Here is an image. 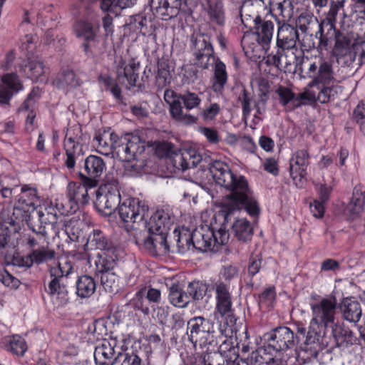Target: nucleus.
<instances>
[{
    "label": "nucleus",
    "mask_w": 365,
    "mask_h": 365,
    "mask_svg": "<svg viewBox=\"0 0 365 365\" xmlns=\"http://www.w3.org/2000/svg\"><path fill=\"white\" fill-rule=\"evenodd\" d=\"M34 264H41L53 259L55 257V251L47 245L34 249L30 252Z\"/></svg>",
    "instance_id": "obj_46"
},
{
    "label": "nucleus",
    "mask_w": 365,
    "mask_h": 365,
    "mask_svg": "<svg viewBox=\"0 0 365 365\" xmlns=\"http://www.w3.org/2000/svg\"><path fill=\"white\" fill-rule=\"evenodd\" d=\"M20 222L12 216L0 222V248H5L12 235L18 232Z\"/></svg>",
    "instance_id": "obj_35"
},
{
    "label": "nucleus",
    "mask_w": 365,
    "mask_h": 365,
    "mask_svg": "<svg viewBox=\"0 0 365 365\" xmlns=\"http://www.w3.org/2000/svg\"><path fill=\"white\" fill-rule=\"evenodd\" d=\"M247 6H243L240 10V16L242 22L245 27L250 29L254 28L255 31V34L257 36V39L262 44V49L267 50L272 41L273 35L274 24L271 21H265L262 22L259 16H254L251 19H247V23H245V17L244 14L247 9Z\"/></svg>",
    "instance_id": "obj_15"
},
{
    "label": "nucleus",
    "mask_w": 365,
    "mask_h": 365,
    "mask_svg": "<svg viewBox=\"0 0 365 365\" xmlns=\"http://www.w3.org/2000/svg\"><path fill=\"white\" fill-rule=\"evenodd\" d=\"M118 212L122 221L133 229L139 228L143 220L149 216L148 205L138 198H128L120 202Z\"/></svg>",
    "instance_id": "obj_9"
},
{
    "label": "nucleus",
    "mask_w": 365,
    "mask_h": 365,
    "mask_svg": "<svg viewBox=\"0 0 365 365\" xmlns=\"http://www.w3.org/2000/svg\"><path fill=\"white\" fill-rule=\"evenodd\" d=\"M209 170L216 183L231 191L227 196L222 211L224 222H228L234 212L241 210H245L252 216L259 214L257 202L244 176L233 174L229 165L220 160L212 163Z\"/></svg>",
    "instance_id": "obj_1"
},
{
    "label": "nucleus",
    "mask_w": 365,
    "mask_h": 365,
    "mask_svg": "<svg viewBox=\"0 0 365 365\" xmlns=\"http://www.w3.org/2000/svg\"><path fill=\"white\" fill-rule=\"evenodd\" d=\"M324 32L315 31L313 33L304 34V36L302 40V46L306 50H312L316 48L318 51H327L330 45V39L331 37L325 39Z\"/></svg>",
    "instance_id": "obj_29"
},
{
    "label": "nucleus",
    "mask_w": 365,
    "mask_h": 365,
    "mask_svg": "<svg viewBox=\"0 0 365 365\" xmlns=\"http://www.w3.org/2000/svg\"><path fill=\"white\" fill-rule=\"evenodd\" d=\"M164 99L170 106V113L177 120H182V107L181 95L178 94L171 89H167L164 93Z\"/></svg>",
    "instance_id": "obj_38"
},
{
    "label": "nucleus",
    "mask_w": 365,
    "mask_h": 365,
    "mask_svg": "<svg viewBox=\"0 0 365 365\" xmlns=\"http://www.w3.org/2000/svg\"><path fill=\"white\" fill-rule=\"evenodd\" d=\"M93 141L96 143V150L105 155L115 153L124 161H129L137 154L144 151L145 143L140 138L132 133H125L118 136L115 133L103 132L96 135Z\"/></svg>",
    "instance_id": "obj_3"
},
{
    "label": "nucleus",
    "mask_w": 365,
    "mask_h": 365,
    "mask_svg": "<svg viewBox=\"0 0 365 365\" xmlns=\"http://www.w3.org/2000/svg\"><path fill=\"white\" fill-rule=\"evenodd\" d=\"M0 347L18 356H23L28 349L25 339L19 335L6 336L1 338Z\"/></svg>",
    "instance_id": "obj_30"
},
{
    "label": "nucleus",
    "mask_w": 365,
    "mask_h": 365,
    "mask_svg": "<svg viewBox=\"0 0 365 365\" xmlns=\"http://www.w3.org/2000/svg\"><path fill=\"white\" fill-rule=\"evenodd\" d=\"M116 252L104 251L97 254L94 262L96 274H102L108 272H113L116 264Z\"/></svg>",
    "instance_id": "obj_34"
},
{
    "label": "nucleus",
    "mask_w": 365,
    "mask_h": 365,
    "mask_svg": "<svg viewBox=\"0 0 365 365\" xmlns=\"http://www.w3.org/2000/svg\"><path fill=\"white\" fill-rule=\"evenodd\" d=\"M85 247L87 250H99L101 252L117 251L113 242L99 229H93L89 233Z\"/></svg>",
    "instance_id": "obj_23"
},
{
    "label": "nucleus",
    "mask_w": 365,
    "mask_h": 365,
    "mask_svg": "<svg viewBox=\"0 0 365 365\" xmlns=\"http://www.w3.org/2000/svg\"><path fill=\"white\" fill-rule=\"evenodd\" d=\"M70 215L65 203L60 199L46 202L43 207L34 213V219L28 220V226L34 233L45 240L49 234L47 228L50 227L54 233L58 232V220L61 215Z\"/></svg>",
    "instance_id": "obj_6"
},
{
    "label": "nucleus",
    "mask_w": 365,
    "mask_h": 365,
    "mask_svg": "<svg viewBox=\"0 0 365 365\" xmlns=\"http://www.w3.org/2000/svg\"><path fill=\"white\" fill-rule=\"evenodd\" d=\"M144 293L145 292L140 288L130 300V304L134 309L140 311L145 315H148L150 304Z\"/></svg>",
    "instance_id": "obj_51"
},
{
    "label": "nucleus",
    "mask_w": 365,
    "mask_h": 365,
    "mask_svg": "<svg viewBox=\"0 0 365 365\" xmlns=\"http://www.w3.org/2000/svg\"><path fill=\"white\" fill-rule=\"evenodd\" d=\"M187 232L189 236V238L186 239L188 250H190L192 246V250L200 252L217 250L219 245H225L229 240V233L222 227L215 230L207 225H200L192 232L190 230H187Z\"/></svg>",
    "instance_id": "obj_7"
},
{
    "label": "nucleus",
    "mask_w": 365,
    "mask_h": 365,
    "mask_svg": "<svg viewBox=\"0 0 365 365\" xmlns=\"http://www.w3.org/2000/svg\"><path fill=\"white\" fill-rule=\"evenodd\" d=\"M227 73L226 66L221 61L217 60L214 70L213 89L215 91H221L227 83Z\"/></svg>",
    "instance_id": "obj_47"
},
{
    "label": "nucleus",
    "mask_w": 365,
    "mask_h": 365,
    "mask_svg": "<svg viewBox=\"0 0 365 365\" xmlns=\"http://www.w3.org/2000/svg\"><path fill=\"white\" fill-rule=\"evenodd\" d=\"M40 89L38 87H35L32 89L28 95L26 99L19 107V110H28L34 107L36 101L40 98Z\"/></svg>",
    "instance_id": "obj_62"
},
{
    "label": "nucleus",
    "mask_w": 365,
    "mask_h": 365,
    "mask_svg": "<svg viewBox=\"0 0 365 365\" xmlns=\"http://www.w3.org/2000/svg\"><path fill=\"white\" fill-rule=\"evenodd\" d=\"M341 309L346 320L357 322L361 317V309L359 302L354 298H344L341 304Z\"/></svg>",
    "instance_id": "obj_36"
},
{
    "label": "nucleus",
    "mask_w": 365,
    "mask_h": 365,
    "mask_svg": "<svg viewBox=\"0 0 365 365\" xmlns=\"http://www.w3.org/2000/svg\"><path fill=\"white\" fill-rule=\"evenodd\" d=\"M257 36L252 31L245 33L241 40V45L245 53L250 56H256L262 49V44L258 41Z\"/></svg>",
    "instance_id": "obj_39"
},
{
    "label": "nucleus",
    "mask_w": 365,
    "mask_h": 365,
    "mask_svg": "<svg viewBox=\"0 0 365 365\" xmlns=\"http://www.w3.org/2000/svg\"><path fill=\"white\" fill-rule=\"evenodd\" d=\"M232 231L240 241L250 240L253 235V228L250 222L244 217L237 218L232 225Z\"/></svg>",
    "instance_id": "obj_42"
},
{
    "label": "nucleus",
    "mask_w": 365,
    "mask_h": 365,
    "mask_svg": "<svg viewBox=\"0 0 365 365\" xmlns=\"http://www.w3.org/2000/svg\"><path fill=\"white\" fill-rule=\"evenodd\" d=\"M329 327L331 329V334L338 346L341 345L346 336L351 337L353 334L351 331L341 327L335 321L333 324L329 325Z\"/></svg>",
    "instance_id": "obj_56"
},
{
    "label": "nucleus",
    "mask_w": 365,
    "mask_h": 365,
    "mask_svg": "<svg viewBox=\"0 0 365 365\" xmlns=\"http://www.w3.org/2000/svg\"><path fill=\"white\" fill-rule=\"evenodd\" d=\"M96 289V282L89 275H82L76 281V294L81 298L91 297L95 292Z\"/></svg>",
    "instance_id": "obj_44"
},
{
    "label": "nucleus",
    "mask_w": 365,
    "mask_h": 365,
    "mask_svg": "<svg viewBox=\"0 0 365 365\" xmlns=\"http://www.w3.org/2000/svg\"><path fill=\"white\" fill-rule=\"evenodd\" d=\"M169 300L173 306L182 307V286L181 284L174 283L170 287Z\"/></svg>",
    "instance_id": "obj_57"
},
{
    "label": "nucleus",
    "mask_w": 365,
    "mask_h": 365,
    "mask_svg": "<svg viewBox=\"0 0 365 365\" xmlns=\"http://www.w3.org/2000/svg\"><path fill=\"white\" fill-rule=\"evenodd\" d=\"M39 203L37 190L27 185L21 187L17 202L13 210V217L21 222L34 219V210Z\"/></svg>",
    "instance_id": "obj_10"
},
{
    "label": "nucleus",
    "mask_w": 365,
    "mask_h": 365,
    "mask_svg": "<svg viewBox=\"0 0 365 365\" xmlns=\"http://www.w3.org/2000/svg\"><path fill=\"white\" fill-rule=\"evenodd\" d=\"M294 332L287 327H279L274 329L271 332L264 335V339L268 343V346L276 351L291 349L298 346L303 351L309 350L316 352L317 346H312L307 341V330L302 324H297Z\"/></svg>",
    "instance_id": "obj_4"
},
{
    "label": "nucleus",
    "mask_w": 365,
    "mask_h": 365,
    "mask_svg": "<svg viewBox=\"0 0 365 365\" xmlns=\"http://www.w3.org/2000/svg\"><path fill=\"white\" fill-rule=\"evenodd\" d=\"M3 84L0 86V103H7L14 93L23 89V86L15 73H7L1 77Z\"/></svg>",
    "instance_id": "obj_25"
},
{
    "label": "nucleus",
    "mask_w": 365,
    "mask_h": 365,
    "mask_svg": "<svg viewBox=\"0 0 365 365\" xmlns=\"http://www.w3.org/2000/svg\"><path fill=\"white\" fill-rule=\"evenodd\" d=\"M26 68L28 69L27 75L32 80L37 81L44 73V65L39 60L29 61Z\"/></svg>",
    "instance_id": "obj_55"
},
{
    "label": "nucleus",
    "mask_w": 365,
    "mask_h": 365,
    "mask_svg": "<svg viewBox=\"0 0 365 365\" xmlns=\"http://www.w3.org/2000/svg\"><path fill=\"white\" fill-rule=\"evenodd\" d=\"M52 84L58 89L66 90L78 86L80 81L73 71L66 70L53 81Z\"/></svg>",
    "instance_id": "obj_41"
},
{
    "label": "nucleus",
    "mask_w": 365,
    "mask_h": 365,
    "mask_svg": "<svg viewBox=\"0 0 365 365\" xmlns=\"http://www.w3.org/2000/svg\"><path fill=\"white\" fill-rule=\"evenodd\" d=\"M120 204V196L96 192L95 206L105 215H111Z\"/></svg>",
    "instance_id": "obj_28"
},
{
    "label": "nucleus",
    "mask_w": 365,
    "mask_h": 365,
    "mask_svg": "<svg viewBox=\"0 0 365 365\" xmlns=\"http://www.w3.org/2000/svg\"><path fill=\"white\" fill-rule=\"evenodd\" d=\"M357 58L360 63H365V40L354 38L347 61L354 62Z\"/></svg>",
    "instance_id": "obj_50"
},
{
    "label": "nucleus",
    "mask_w": 365,
    "mask_h": 365,
    "mask_svg": "<svg viewBox=\"0 0 365 365\" xmlns=\"http://www.w3.org/2000/svg\"><path fill=\"white\" fill-rule=\"evenodd\" d=\"M137 0H101V8L117 16L118 9H123L133 6Z\"/></svg>",
    "instance_id": "obj_48"
},
{
    "label": "nucleus",
    "mask_w": 365,
    "mask_h": 365,
    "mask_svg": "<svg viewBox=\"0 0 365 365\" xmlns=\"http://www.w3.org/2000/svg\"><path fill=\"white\" fill-rule=\"evenodd\" d=\"M72 270L73 268L68 262H66L64 264L58 263L57 267L50 269L51 279L46 291L51 297L59 299L61 303L68 300V277Z\"/></svg>",
    "instance_id": "obj_8"
},
{
    "label": "nucleus",
    "mask_w": 365,
    "mask_h": 365,
    "mask_svg": "<svg viewBox=\"0 0 365 365\" xmlns=\"http://www.w3.org/2000/svg\"><path fill=\"white\" fill-rule=\"evenodd\" d=\"M299 51L277 48L264 57L267 66H273L284 73H294L298 70L304 78H311L308 87L319 83H327L332 78V63L323 58L310 59L307 56H297Z\"/></svg>",
    "instance_id": "obj_2"
},
{
    "label": "nucleus",
    "mask_w": 365,
    "mask_h": 365,
    "mask_svg": "<svg viewBox=\"0 0 365 365\" xmlns=\"http://www.w3.org/2000/svg\"><path fill=\"white\" fill-rule=\"evenodd\" d=\"M202 6L212 22L220 26L224 24L225 12L220 0H210L207 3H202Z\"/></svg>",
    "instance_id": "obj_40"
},
{
    "label": "nucleus",
    "mask_w": 365,
    "mask_h": 365,
    "mask_svg": "<svg viewBox=\"0 0 365 365\" xmlns=\"http://www.w3.org/2000/svg\"><path fill=\"white\" fill-rule=\"evenodd\" d=\"M354 38L352 34L342 32L336 29L335 34L330 39V43L334 40L332 55L337 59L344 57L348 58Z\"/></svg>",
    "instance_id": "obj_22"
},
{
    "label": "nucleus",
    "mask_w": 365,
    "mask_h": 365,
    "mask_svg": "<svg viewBox=\"0 0 365 365\" xmlns=\"http://www.w3.org/2000/svg\"><path fill=\"white\" fill-rule=\"evenodd\" d=\"M182 0H150V9L156 17L168 20L176 17L180 11Z\"/></svg>",
    "instance_id": "obj_20"
},
{
    "label": "nucleus",
    "mask_w": 365,
    "mask_h": 365,
    "mask_svg": "<svg viewBox=\"0 0 365 365\" xmlns=\"http://www.w3.org/2000/svg\"><path fill=\"white\" fill-rule=\"evenodd\" d=\"M0 282L6 287L11 289L19 288L21 284L20 281L17 278L11 275L4 268H0Z\"/></svg>",
    "instance_id": "obj_61"
},
{
    "label": "nucleus",
    "mask_w": 365,
    "mask_h": 365,
    "mask_svg": "<svg viewBox=\"0 0 365 365\" xmlns=\"http://www.w3.org/2000/svg\"><path fill=\"white\" fill-rule=\"evenodd\" d=\"M298 41L299 34L295 27L288 24H283L279 26L277 36V48H280V51H299L297 46Z\"/></svg>",
    "instance_id": "obj_21"
},
{
    "label": "nucleus",
    "mask_w": 365,
    "mask_h": 365,
    "mask_svg": "<svg viewBox=\"0 0 365 365\" xmlns=\"http://www.w3.org/2000/svg\"><path fill=\"white\" fill-rule=\"evenodd\" d=\"M297 27L302 33L309 34L319 31L321 22H319L317 17L309 14H302L297 20Z\"/></svg>",
    "instance_id": "obj_45"
},
{
    "label": "nucleus",
    "mask_w": 365,
    "mask_h": 365,
    "mask_svg": "<svg viewBox=\"0 0 365 365\" xmlns=\"http://www.w3.org/2000/svg\"><path fill=\"white\" fill-rule=\"evenodd\" d=\"M171 74L168 65L165 62H161L158 66V73L155 76V85L158 88H163L170 83Z\"/></svg>",
    "instance_id": "obj_52"
},
{
    "label": "nucleus",
    "mask_w": 365,
    "mask_h": 365,
    "mask_svg": "<svg viewBox=\"0 0 365 365\" xmlns=\"http://www.w3.org/2000/svg\"><path fill=\"white\" fill-rule=\"evenodd\" d=\"M96 192H103L110 195L120 196L119 192V183L117 179L113 177H106L102 185H100Z\"/></svg>",
    "instance_id": "obj_54"
},
{
    "label": "nucleus",
    "mask_w": 365,
    "mask_h": 365,
    "mask_svg": "<svg viewBox=\"0 0 365 365\" xmlns=\"http://www.w3.org/2000/svg\"><path fill=\"white\" fill-rule=\"evenodd\" d=\"M364 196L362 190L355 187L353 190V196L351 202L345 209V213L349 218L354 220L358 217L364 210Z\"/></svg>",
    "instance_id": "obj_37"
},
{
    "label": "nucleus",
    "mask_w": 365,
    "mask_h": 365,
    "mask_svg": "<svg viewBox=\"0 0 365 365\" xmlns=\"http://www.w3.org/2000/svg\"><path fill=\"white\" fill-rule=\"evenodd\" d=\"M334 81V72L332 69V78L329 81V83H319L314 87H317L320 91L319 92V94L317 96V98L316 97V100L317 99L320 103H325L329 101L330 98V94L331 93V88L329 86L331 83H332Z\"/></svg>",
    "instance_id": "obj_58"
},
{
    "label": "nucleus",
    "mask_w": 365,
    "mask_h": 365,
    "mask_svg": "<svg viewBox=\"0 0 365 365\" xmlns=\"http://www.w3.org/2000/svg\"><path fill=\"white\" fill-rule=\"evenodd\" d=\"M139 62L130 61L125 66L122 71H118L117 80L119 83L124 84L127 88L135 86L138 78Z\"/></svg>",
    "instance_id": "obj_33"
},
{
    "label": "nucleus",
    "mask_w": 365,
    "mask_h": 365,
    "mask_svg": "<svg viewBox=\"0 0 365 365\" xmlns=\"http://www.w3.org/2000/svg\"><path fill=\"white\" fill-rule=\"evenodd\" d=\"M116 341L103 340L94 350L93 356L96 365H115L118 364V352L115 350Z\"/></svg>",
    "instance_id": "obj_19"
},
{
    "label": "nucleus",
    "mask_w": 365,
    "mask_h": 365,
    "mask_svg": "<svg viewBox=\"0 0 365 365\" xmlns=\"http://www.w3.org/2000/svg\"><path fill=\"white\" fill-rule=\"evenodd\" d=\"M309 153L307 148L296 150L289 161V173L294 183L302 187L307 181V168L309 165Z\"/></svg>",
    "instance_id": "obj_14"
},
{
    "label": "nucleus",
    "mask_w": 365,
    "mask_h": 365,
    "mask_svg": "<svg viewBox=\"0 0 365 365\" xmlns=\"http://www.w3.org/2000/svg\"><path fill=\"white\" fill-rule=\"evenodd\" d=\"M101 283L106 292L113 293L118 289V277L113 272L101 274Z\"/></svg>",
    "instance_id": "obj_53"
},
{
    "label": "nucleus",
    "mask_w": 365,
    "mask_h": 365,
    "mask_svg": "<svg viewBox=\"0 0 365 365\" xmlns=\"http://www.w3.org/2000/svg\"><path fill=\"white\" fill-rule=\"evenodd\" d=\"M205 289L201 283L199 282H192L189 283L187 292L185 294L190 296L193 299H199L202 298Z\"/></svg>",
    "instance_id": "obj_63"
},
{
    "label": "nucleus",
    "mask_w": 365,
    "mask_h": 365,
    "mask_svg": "<svg viewBox=\"0 0 365 365\" xmlns=\"http://www.w3.org/2000/svg\"><path fill=\"white\" fill-rule=\"evenodd\" d=\"M130 29L139 31L143 36L155 38V26L150 16L140 14L130 16L129 23Z\"/></svg>",
    "instance_id": "obj_27"
},
{
    "label": "nucleus",
    "mask_w": 365,
    "mask_h": 365,
    "mask_svg": "<svg viewBox=\"0 0 365 365\" xmlns=\"http://www.w3.org/2000/svg\"><path fill=\"white\" fill-rule=\"evenodd\" d=\"M312 319L310 321L307 334V341L312 346H320L322 339V327L328 328L333 324L337 312L335 297L323 298L311 305Z\"/></svg>",
    "instance_id": "obj_5"
},
{
    "label": "nucleus",
    "mask_w": 365,
    "mask_h": 365,
    "mask_svg": "<svg viewBox=\"0 0 365 365\" xmlns=\"http://www.w3.org/2000/svg\"><path fill=\"white\" fill-rule=\"evenodd\" d=\"M202 160V156L195 148L184 145V171L195 168Z\"/></svg>",
    "instance_id": "obj_49"
},
{
    "label": "nucleus",
    "mask_w": 365,
    "mask_h": 365,
    "mask_svg": "<svg viewBox=\"0 0 365 365\" xmlns=\"http://www.w3.org/2000/svg\"><path fill=\"white\" fill-rule=\"evenodd\" d=\"M344 0H337L336 2H331L327 16L321 21V30L324 33L325 39L333 36L335 34L336 16L339 11L344 7Z\"/></svg>",
    "instance_id": "obj_26"
},
{
    "label": "nucleus",
    "mask_w": 365,
    "mask_h": 365,
    "mask_svg": "<svg viewBox=\"0 0 365 365\" xmlns=\"http://www.w3.org/2000/svg\"><path fill=\"white\" fill-rule=\"evenodd\" d=\"M191 49L195 58L194 64L202 68H207L210 61H214L213 48L207 34L197 33L191 37Z\"/></svg>",
    "instance_id": "obj_12"
},
{
    "label": "nucleus",
    "mask_w": 365,
    "mask_h": 365,
    "mask_svg": "<svg viewBox=\"0 0 365 365\" xmlns=\"http://www.w3.org/2000/svg\"><path fill=\"white\" fill-rule=\"evenodd\" d=\"M88 185L83 184H77L69 182L67 186V199L66 205L69 214L75 213L78 210L80 205H86L89 201L88 193Z\"/></svg>",
    "instance_id": "obj_18"
},
{
    "label": "nucleus",
    "mask_w": 365,
    "mask_h": 365,
    "mask_svg": "<svg viewBox=\"0 0 365 365\" xmlns=\"http://www.w3.org/2000/svg\"><path fill=\"white\" fill-rule=\"evenodd\" d=\"M217 309L222 316L232 313V300L227 287L222 283L215 284Z\"/></svg>",
    "instance_id": "obj_31"
},
{
    "label": "nucleus",
    "mask_w": 365,
    "mask_h": 365,
    "mask_svg": "<svg viewBox=\"0 0 365 365\" xmlns=\"http://www.w3.org/2000/svg\"><path fill=\"white\" fill-rule=\"evenodd\" d=\"M276 297L275 289L274 287L266 288L259 295V303L262 306L270 307L273 306Z\"/></svg>",
    "instance_id": "obj_59"
},
{
    "label": "nucleus",
    "mask_w": 365,
    "mask_h": 365,
    "mask_svg": "<svg viewBox=\"0 0 365 365\" xmlns=\"http://www.w3.org/2000/svg\"><path fill=\"white\" fill-rule=\"evenodd\" d=\"M155 152L156 155L160 158H172L175 154L173 145L167 141L158 143L155 146Z\"/></svg>",
    "instance_id": "obj_60"
},
{
    "label": "nucleus",
    "mask_w": 365,
    "mask_h": 365,
    "mask_svg": "<svg viewBox=\"0 0 365 365\" xmlns=\"http://www.w3.org/2000/svg\"><path fill=\"white\" fill-rule=\"evenodd\" d=\"M74 33L76 37L85 41L83 48L88 53L90 51V42L94 41L96 38V31L92 24L84 21L77 22L74 26Z\"/></svg>",
    "instance_id": "obj_32"
},
{
    "label": "nucleus",
    "mask_w": 365,
    "mask_h": 365,
    "mask_svg": "<svg viewBox=\"0 0 365 365\" xmlns=\"http://www.w3.org/2000/svg\"><path fill=\"white\" fill-rule=\"evenodd\" d=\"M143 351L126 349L118 352V364L120 365H143Z\"/></svg>",
    "instance_id": "obj_43"
},
{
    "label": "nucleus",
    "mask_w": 365,
    "mask_h": 365,
    "mask_svg": "<svg viewBox=\"0 0 365 365\" xmlns=\"http://www.w3.org/2000/svg\"><path fill=\"white\" fill-rule=\"evenodd\" d=\"M83 172H78L79 178L81 182L92 188L98 185L99 178L106 170V166L101 157L91 155L83 160Z\"/></svg>",
    "instance_id": "obj_13"
},
{
    "label": "nucleus",
    "mask_w": 365,
    "mask_h": 365,
    "mask_svg": "<svg viewBox=\"0 0 365 365\" xmlns=\"http://www.w3.org/2000/svg\"><path fill=\"white\" fill-rule=\"evenodd\" d=\"M234 365H264V359L258 351H252L250 358L240 359Z\"/></svg>",
    "instance_id": "obj_64"
},
{
    "label": "nucleus",
    "mask_w": 365,
    "mask_h": 365,
    "mask_svg": "<svg viewBox=\"0 0 365 365\" xmlns=\"http://www.w3.org/2000/svg\"><path fill=\"white\" fill-rule=\"evenodd\" d=\"M135 243L140 249H144L150 255L163 256L169 252L167 234L148 233L146 236H138Z\"/></svg>",
    "instance_id": "obj_16"
},
{
    "label": "nucleus",
    "mask_w": 365,
    "mask_h": 365,
    "mask_svg": "<svg viewBox=\"0 0 365 365\" xmlns=\"http://www.w3.org/2000/svg\"><path fill=\"white\" fill-rule=\"evenodd\" d=\"M64 149L66 155L65 166L69 171H74L76 163L83 161L82 145L75 141L73 138L66 136L64 140Z\"/></svg>",
    "instance_id": "obj_24"
},
{
    "label": "nucleus",
    "mask_w": 365,
    "mask_h": 365,
    "mask_svg": "<svg viewBox=\"0 0 365 365\" xmlns=\"http://www.w3.org/2000/svg\"><path fill=\"white\" fill-rule=\"evenodd\" d=\"M146 217L141 222L140 227H144L148 233L167 234L170 226L173 223L174 217L164 210H158L149 217Z\"/></svg>",
    "instance_id": "obj_17"
},
{
    "label": "nucleus",
    "mask_w": 365,
    "mask_h": 365,
    "mask_svg": "<svg viewBox=\"0 0 365 365\" xmlns=\"http://www.w3.org/2000/svg\"><path fill=\"white\" fill-rule=\"evenodd\" d=\"M214 324L202 317H193L187 322V334L188 340L194 346L199 342L202 344H212L213 341Z\"/></svg>",
    "instance_id": "obj_11"
}]
</instances>
